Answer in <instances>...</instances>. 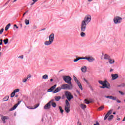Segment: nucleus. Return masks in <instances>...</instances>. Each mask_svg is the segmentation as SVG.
I'll return each instance as SVG.
<instances>
[{"label":"nucleus","mask_w":125,"mask_h":125,"mask_svg":"<svg viewBox=\"0 0 125 125\" xmlns=\"http://www.w3.org/2000/svg\"><path fill=\"white\" fill-rule=\"evenodd\" d=\"M83 32H84V31H82L80 33V36H81V37H82V38H84V37H85V33H84Z\"/></svg>","instance_id":"nucleus-24"},{"label":"nucleus","mask_w":125,"mask_h":125,"mask_svg":"<svg viewBox=\"0 0 125 125\" xmlns=\"http://www.w3.org/2000/svg\"><path fill=\"white\" fill-rule=\"evenodd\" d=\"M3 42L4 44H7L8 43V39H6L3 40Z\"/></svg>","instance_id":"nucleus-30"},{"label":"nucleus","mask_w":125,"mask_h":125,"mask_svg":"<svg viewBox=\"0 0 125 125\" xmlns=\"http://www.w3.org/2000/svg\"><path fill=\"white\" fill-rule=\"evenodd\" d=\"M63 81H64L66 83L72 84V78H71V77L69 76L63 77Z\"/></svg>","instance_id":"nucleus-5"},{"label":"nucleus","mask_w":125,"mask_h":125,"mask_svg":"<svg viewBox=\"0 0 125 125\" xmlns=\"http://www.w3.org/2000/svg\"><path fill=\"white\" fill-rule=\"evenodd\" d=\"M20 91V89L19 88H17V89H15L14 91H13V92L14 93H16L17 92H19Z\"/></svg>","instance_id":"nucleus-32"},{"label":"nucleus","mask_w":125,"mask_h":125,"mask_svg":"<svg viewBox=\"0 0 125 125\" xmlns=\"http://www.w3.org/2000/svg\"><path fill=\"white\" fill-rule=\"evenodd\" d=\"M70 108H71V107H68L67 106H64V110L67 114L70 113Z\"/></svg>","instance_id":"nucleus-15"},{"label":"nucleus","mask_w":125,"mask_h":125,"mask_svg":"<svg viewBox=\"0 0 125 125\" xmlns=\"http://www.w3.org/2000/svg\"><path fill=\"white\" fill-rule=\"evenodd\" d=\"M105 98H109V99H112V100H117V97L112 96H104Z\"/></svg>","instance_id":"nucleus-11"},{"label":"nucleus","mask_w":125,"mask_h":125,"mask_svg":"<svg viewBox=\"0 0 125 125\" xmlns=\"http://www.w3.org/2000/svg\"><path fill=\"white\" fill-rule=\"evenodd\" d=\"M8 119H9L8 116H3L1 118V120L2 121L3 124H5V123H6L5 120H8Z\"/></svg>","instance_id":"nucleus-14"},{"label":"nucleus","mask_w":125,"mask_h":125,"mask_svg":"<svg viewBox=\"0 0 125 125\" xmlns=\"http://www.w3.org/2000/svg\"><path fill=\"white\" fill-rule=\"evenodd\" d=\"M84 102L85 104H89V103H90V102L87 101L86 100H84Z\"/></svg>","instance_id":"nucleus-43"},{"label":"nucleus","mask_w":125,"mask_h":125,"mask_svg":"<svg viewBox=\"0 0 125 125\" xmlns=\"http://www.w3.org/2000/svg\"><path fill=\"white\" fill-rule=\"evenodd\" d=\"M11 25L10 23L8 24L5 28V31H7L8 29H9V27H10Z\"/></svg>","instance_id":"nucleus-28"},{"label":"nucleus","mask_w":125,"mask_h":125,"mask_svg":"<svg viewBox=\"0 0 125 125\" xmlns=\"http://www.w3.org/2000/svg\"><path fill=\"white\" fill-rule=\"evenodd\" d=\"M30 78H32V75L29 74L27 76V77L25 78H26L27 81H29V80H30L29 79H30Z\"/></svg>","instance_id":"nucleus-31"},{"label":"nucleus","mask_w":125,"mask_h":125,"mask_svg":"<svg viewBox=\"0 0 125 125\" xmlns=\"http://www.w3.org/2000/svg\"><path fill=\"white\" fill-rule=\"evenodd\" d=\"M111 78L113 81L115 80H117V79L119 78V75H118L117 74H111Z\"/></svg>","instance_id":"nucleus-13"},{"label":"nucleus","mask_w":125,"mask_h":125,"mask_svg":"<svg viewBox=\"0 0 125 125\" xmlns=\"http://www.w3.org/2000/svg\"><path fill=\"white\" fill-rule=\"evenodd\" d=\"M3 31H4V29H3V28H2L0 30V35H1V34H2V33H3Z\"/></svg>","instance_id":"nucleus-42"},{"label":"nucleus","mask_w":125,"mask_h":125,"mask_svg":"<svg viewBox=\"0 0 125 125\" xmlns=\"http://www.w3.org/2000/svg\"><path fill=\"white\" fill-rule=\"evenodd\" d=\"M113 119H114V115H111L109 116L107 120H108V121H111V120H113Z\"/></svg>","instance_id":"nucleus-25"},{"label":"nucleus","mask_w":125,"mask_h":125,"mask_svg":"<svg viewBox=\"0 0 125 125\" xmlns=\"http://www.w3.org/2000/svg\"><path fill=\"white\" fill-rule=\"evenodd\" d=\"M61 90V87H57L53 92V93H57V92H59Z\"/></svg>","instance_id":"nucleus-17"},{"label":"nucleus","mask_w":125,"mask_h":125,"mask_svg":"<svg viewBox=\"0 0 125 125\" xmlns=\"http://www.w3.org/2000/svg\"><path fill=\"white\" fill-rule=\"evenodd\" d=\"M92 0H87V1H88L89 2H91V1H92Z\"/></svg>","instance_id":"nucleus-60"},{"label":"nucleus","mask_w":125,"mask_h":125,"mask_svg":"<svg viewBox=\"0 0 125 125\" xmlns=\"http://www.w3.org/2000/svg\"><path fill=\"white\" fill-rule=\"evenodd\" d=\"M94 125H100L99 123H98V122H96V124H94Z\"/></svg>","instance_id":"nucleus-48"},{"label":"nucleus","mask_w":125,"mask_h":125,"mask_svg":"<svg viewBox=\"0 0 125 125\" xmlns=\"http://www.w3.org/2000/svg\"><path fill=\"white\" fill-rule=\"evenodd\" d=\"M14 27H16V29H18L19 27H18V26H17V25L14 24Z\"/></svg>","instance_id":"nucleus-53"},{"label":"nucleus","mask_w":125,"mask_h":125,"mask_svg":"<svg viewBox=\"0 0 125 125\" xmlns=\"http://www.w3.org/2000/svg\"><path fill=\"white\" fill-rule=\"evenodd\" d=\"M24 22L25 25H29L30 24V21L28 20L25 19Z\"/></svg>","instance_id":"nucleus-29"},{"label":"nucleus","mask_w":125,"mask_h":125,"mask_svg":"<svg viewBox=\"0 0 125 125\" xmlns=\"http://www.w3.org/2000/svg\"><path fill=\"white\" fill-rule=\"evenodd\" d=\"M65 95L68 101H71V99H73L74 98V97L73 95H72V94L69 91L65 92Z\"/></svg>","instance_id":"nucleus-6"},{"label":"nucleus","mask_w":125,"mask_h":125,"mask_svg":"<svg viewBox=\"0 0 125 125\" xmlns=\"http://www.w3.org/2000/svg\"><path fill=\"white\" fill-rule=\"evenodd\" d=\"M44 30H45V28H43V29H41V31H44Z\"/></svg>","instance_id":"nucleus-64"},{"label":"nucleus","mask_w":125,"mask_h":125,"mask_svg":"<svg viewBox=\"0 0 125 125\" xmlns=\"http://www.w3.org/2000/svg\"><path fill=\"white\" fill-rule=\"evenodd\" d=\"M73 79L74 80L75 83H77V84H78L79 88H80L81 90H83V85H82V83H81V82L78 81V78H77L76 76H74Z\"/></svg>","instance_id":"nucleus-7"},{"label":"nucleus","mask_w":125,"mask_h":125,"mask_svg":"<svg viewBox=\"0 0 125 125\" xmlns=\"http://www.w3.org/2000/svg\"><path fill=\"white\" fill-rule=\"evenodd\" d=\"M14 96H15V93L14 92H13L11 94V97L12 98V97H14Z\"/></svg>","instance_id":"nucleus-39"},{"label":"nucleus","mask_w":125,"mask_h":125,"mask_svg":"<svg viewBox=\"0 0 125 125\" xmlns=\"http://www.w3.org/2000/svg\"><path fill=\"white\" fill-rule=\"evenodd\" d=\"M123 21V18L119 16H116L113 19V22L115 24H121Z\"/></svg>","instance_id":"nucleus-4"},{"label":"nucleus","mask_w":125,"mask_h":125,"mask_svg":"<svg viewBox=\"0 0 125 125\" xmlns=\"http://www.w3.org/2000/svg\"><path fill=\"white\" fill-rule=\"evenodd\" d=\"M27 81H28V80L26 79V78L22 80V83H26L27 82Z\"/></svg>","instance_id":"nucleus-41"},{"label":"nucleus","mask_w":125,"mask_h":125,"mask_svg":"<svg viewBox=\"0 0 125 125\" xmlns=\"http://www.w3.org/2000/svg\"><path fill=\"white\" fill-rule=\"evenodd\" d=\"M117 121H121V118H117Z\"/></svg>","instance_id":"nucleus-62"},{"label":"nucleus","mask_w":125,"mask_h":125,"mask_svg":"<svg viewBox=\"0 0 125 125\" xmlns=\"http://www.w3.org/2000/svg\"><path fill=\"white\" fill-rule=\"evenodd\" d=\"M18 107V105H17L16 104L14 105L13 107H12L10 109V111H13L14 110H15Z\"/></svg>","instance_id":"nucleus-23"},{"label":"nucleus","mask_w":125,"mask_h":125,"mask_svg":"<svg viewBox=\"0 0 125 125\" xmlns=\"http://www.w3.org/2000/svg\"><path fill=\"white\" fill-rule=\"evenodd\" d=\"M54 101V100H51L46 105H44V109H45V110H47V109H50V107L51 106V105L50 104L52 103V102H53Z\"/></svg>","instance_id":"nucleus-8"},{"label":"nucleus","mask_w":125,"mask_h":125,"mask_svg":"<svg viewBox=\"0 0 125 125\" xmlns=\"http://www.w3.org/2000/svg\"><path fill=\"white\" fill-rule=\"evenodd\" d=\"M79 58H77V59H75V60H74V62H78V61H79Z\"/></svg>","instance_id":"nucleus-45"},{"label":"nucleus","mask_w":125,"mask_h":125,"mask_svg":"<svg viewBox=\"0 0 125 125\" xmlns=\"http://www.w3.org/2000/svg\"><path fill=\"white\" fill-rule=\"evenodd\" d=\"M32 1L34 2H37L38 1V0H32Z\"/></svg>","instance_id":"nucleus-56"},{"label":"nucleus","mask_w":125,"mask_h":125,"mask_svg":"<svg viewBox=\"0 0 125 125\" xmlns=\"http://www.w3.org/2000/svg\"><path fill=\"white\" fill-rule=\"evenodd\" d=\"M73 88L72 84H63L61 85V89L70 90Z\"/></svg>","instance_id":"nucleus-3"},{"label":"nucleus","mask_w":125,"mask_h":125,"mask_svg":"<svg viewBox=\"0 0 125 125\" xmlns=\"http://www.w3.org/2000/svg\"><path fill=\"white\" fill-rule=\"evenodd\" d=\"M95 59L93 58L90 57V59H89L88 62H93Z\"/></svg>","instance_id":"nucleus-34"},{"label":"nucleus","mask_w":125,"mask_h":125,"mask_svg":"<svg viewBox=\"0 0 125 125\" xmlns=\"http://www.w3.org/2000/svg\"><path fill=\"white\" fill-rule=\"evenodd\" d=\"M90 58V57H88V58H87H87H86V60H87L88 61H89V59Z\"/></svg>","instance_id":"nucleus-58"},{"label":"nucleus","mask_w":125,"mask_h":125,"mask_svg":"<svg viewBox=\"0 0 125 125\" xmlns=\"http://www.w3.org/2000/svg\"><path fill=\"white\" fill-rule=\"evenodd\" d=\"M80 107L83 109V110H84L86 108V105L83 104H82L80 105Z\"/></svg>","instance_id":"nucleus-20"},{"label":"nucleus","mask_w":125,"mask_h":125,"mask_svg":"<svg viewBox=\"0 0 125 125\" xmlns=\"http://www.w3.org/2000/svg\"><path fill=\"white\" fill-rule=\"evenodd\" d=\"M113 71H114V69H111L110 70V72H113Z\"/></svg>","instance_id":"nucleus-61"},{"label":"nucleus","mask_w":125,"mask_h":125,"mask_svg":"<svg viewBox=\"0 0 125 125\" xmlns=\"http://www.w3.org/2000/svg\"><path fill=\"white\" fill-rule=\"evenodd\" d=\"M59 109L60 110L61 114H63L64 110L62 109V107L59 106Z\"/></svg>","instance_id":"nucleus-33"},{"label":"nucleus","mask_w":125,"mask_h":125,"mask_svg":"<svg viewBox=\"0 0 125 125\" xmlns=\"http://www.w3.org/2000/svg\"><path fill=\"white\" fill-rule=\"evenodd\" d=\"M54 98H55V100H56V101H59V100H60L61 99V97L55 96Z\"/></svg>","instance_id":"nucleus-22"},{"label":"nucleus","mask_w":125,"mask_h":125,"mask_svg":"<svg viewBox=\"0 0 125 125\" xmlns=\"http://www.w3.org/2000/svg\"><path fill=\"white\" fill-rule=\"evenodd\" d=\"M108 61L109 64H114V63H115V60L113 59H111V58L109 59Z\"/></svg>","instance_id":"nucleus-18"},{"label":"nucleus","mask_w":125,"mask_h":125,"mask_svg":"<svg viewBox=\"0 0 125 125\" xmlns=\"http://www.w3.org/2000/svg\"><path fill=\"white\" fill-rule=\"evenodd\" d=\"M119 86L120 87H125V83H123L121 84H120Z\"/></svg>","instance_id":"nucleus-40"},{"label":"nucleus","mask_w":125,"mask_h":125,"mask_svg":"<svg viewBox=\"0 0 125 125\" xmlns=\"http://www.w3.org/2000/svg\"><path fill=\"white\" fill-rule=\"evenodd\" d=\"M117 102L118 103H121V101H120V100H117Z\"/></svg>","instance_id":"nucleus-57"},{"label":"nucleus","mask_w":125,"mask_h":125,"mask_svg":"<svg viewBox=\"0 0 125 125\" xmlns=\"http://www.w3.org/2000/svg\"><path fill=\"white\" fill-rule=\"evenodd\" d=\"M119 93L121 94V95H124L125 94V93H124V92L121 91H119Z\"/></svg>","instance_id":"nucleus-46"},{"label":"nucleus","mask_w":125,"mask_h":125,"mask_svg":"<svg viewBox=\"0 0 125 125\" xmlns=\"http://www.w3.org/2000/svg\"><path fill=\"white\" fill-rule=\"evenodd\" d=\"M122 121H123V122H125V117H124V118L123 119V120Z\"/></svg>","instance_id":"nucleus-63"},{"label":"nucleus","mask_w":125,"mask_h":125,"mask_svg":"<svg viewBox=\"0 0 125 125\" xmlns=\"http://www.w3.org/2000/svg\"><path fill=\"white\" fill-rule=\"evenodd\" d=\"M39 106H40V104H37L35 105V107L34 108H31L30 109H37V108H38V107H39Z\"/></svg>","instance_id":"nucleus-35"},{"label":"nucleus","mask_w":125,"mask_h":125,"mask_svg":"<svg viewBox=\"0 0 125 125\" xmlns=\"http://www.w3.org/2000/svg\"><path fill=\"white\" fill-rule=\"evenodd\" d=\"M106 81H99V82H98V83L100 84H102V85H103V84H104V83Z\"/></svg>","instance_id":"nucleus-37"},{"label":"nucleus","mask_w":125,"mask_h":125,"mask_svg":"<svg viewBox=\"0 0 125 125\" xmlns=\"http://www.w3.org/2000/svg\"><path fill=\"white\" fill-rule=\"evenodd\" d=\"M33 28V29H37V25H34Z\"/></svg>","instance_id":"nucleus-52"},{"label":"nucleus","mask_w":125,"mask_h":125,"mask_svg":"<svg viewBox=\"0 0 125 125\" xmlns=\"http://www.w3.org/2000/svg\"><path fill=\"white\" fill-rule=\"evenodd\" d=\"M57 86V85L55 84L54 85L51 87L50 89H48L47 90V92H52V91H53V90H54L55 87H56Z\"/></svg>","instance_id":"nucleus-12"},{"label":"nucleus","mask_w":125,"mask_h":125,"mask_svg":"<svg viewBox=\"0 0 125 125\" xmlns=\"http://www.w3.org/2000/svg\"><path fill=\"white\" fill-rule=\"evenodd\" d=\"M19 58H21V59H23V58H24V56H23V55L20 56L19 57Z\"/></svg>","instance_id":"nucleus-44"},{"label":"nucleus","mask_w":125,"mask_h":125,"mask_svg":"<svg viewBox=\"0 0 125 125\" xmlns=\"http://www.w3.org/2000/svg\"><path fill=\"white\" fill-rule=\"evenodd\" d=\"M76 92L78 93V94H81V92L80 91H79V90H76Z\"/></svg>","instance_id":"nucleus-47"},{"label":"nucleus","mask_w":125,"mask_h":125,"mask_svg":"<svg viewBox=\"0 0 125 125\" xmlns=\"http://www.w3.org/2000/svg\"><path fill=\"white\" fill-rule=\"evenodd\" d=\"M112 112H113V110L110 109L107 112V113L104 116V121H106L107 120V119L108 118V117H109V116H110V115H111V114H112Z\"/></svg>","instance_id":"nucleus-10"},{"label":"nucleus","mask_w":125,"mask_h":125,"mask_svg":"<svg viewBox=\"0 0 125 125\" xmlns=\"http://www.w3.org/2000/svg\"><path fill=\"white\" fill-rule=\"evenodd\" d=\"M81 70L82 72H83V73H86V70H87L86 66H83L82 67H81Z\"/></svg>","instance_id":"nucleus-16"},{"label":"nucleus","mask_w":125,"mask_h":125,"mask_svg":"<svg viewBox=\"0 0 125 125\" xmlns=\"http://www.w3.org/2000/svg\"><path fill=\"white\" fill-rule=\"evenodd\" d=\"M78 59H79V60H83V58H82V57H81V58H78Z\"/></svg>","instance_id":"nucleus-54"},{"label":"nucleus","mask_w":125,"mask_h":125,"mask_svg":"<svg viewBox=\"0 0 125 125\" xmlns=\"http://www.w3.org/2000/svg\"><path fill=\"white\" fill-rule=\"evenodd\" d=\"M101 88H108L110 89V84H108V86H105V85L103 84L102 86H100Z\"/></svg>","instance_id":"nucleus-19"},{"label":"nucleus","mask_w":125,"mask_h":125,"mask_svg":"<svg viewBox=\"0 0 125 125\" xmlns=\"http://www.w3.org/2000/svg\"><path fill=\"white\" fill-rule=\"evenodd\" d=\"M84 82H85V83H86L88 84V82L87 81V80H86L85 79H84Z\"/></svg>","instance_id":"nucleus-51"},{"label":"nucleus","mask_w":125,"mask_h":125,"mask_svg":"<svg viewBox=\"0 0 125 125\" xmlns=\"http://www.w3.org/2000/svg\"><path fill=\"white\" fill-rule=\"evenodd\" d=\"M103 109H104V106H102L99 107L98 110L99 111H102V110H103Z\"/></svg>","instance_id":"nucleus-38"},{"label":"nucleus","mask_w":125,"mask_h":125,"mask_svg":"<svg viewBox=\"0 0 125 125\" xmlns=\"http://www.w3.org/2000/svg\"><path fill=\"white\" fill-rule=\"evenodd\" d=\"M91 21V16L90 15H86L83 21H82L81 23V32H85L86 30V26L89 24Z\"/></svg>","instance_id":"nucleus-1"},{"label":"nucleus","mask_w":125,"mask_h":125,"mask_svg":"<svg viewBox=\"0 0 125 125\" xmlns=\"http://www.w3.org/2000/svg\"><path fill=\"white\" fill-rule=\"evenodd\" d=\"M65 103L66 104V105H65L66 106V107H71V105H70V103H69V101L67 100L65 101Z\"/></svg>","instance_id":"nucleus-26"},{"label":"nucleus","mask_w":125,"mask_h":125,"mask_svg":"<svg viewBox=\"0 0 125 125\" xmlns=\"http://www.w3.org/2000/svg\"><path fill=\"white\" fill-rule=\"evenodd\" d=\"M3 99L4 101H8L9 99V96H6Z\"/></svg>","instance_id":"nucleus-27"},{"label":"nucleus","mask_w":125,"mask_h":125,"mask_svg":"<svg viewBox=\"0 0 125 125\" xmlns=\"http://www.w3.org/2000/svg\"><path fill=\"white\" fill-rule=\"evenodd\" d=\"M87 57H83V60H86V58H87Z\"/></svg>","instance_id":"nucleus-59"},{"label":"nucleus","mask_w":125,"mask_h":125,"mask_svg":"<svg viewBox=\"0 0 125 125\" xmlns=\"http://www.w3.org/2000/svg\"><path fill=\"white\" fill-rule=\"evenodd\" d=\"M35 3H36V2H33L31 4H30V5H34V4H35Z\"/></svg>","instance_id":"nucleus-55"},{"label":"nucleus","mask_w":125,"mask_h":125,"mask_svg":"<svg viewBox=\"0 0 125 125\" xmlns=\"http://www.w3.org/2000/svg\"><path fill=\"white\" fill-rule=\"evenodd\" d=\"M51 103H52V106L53 108H55V107H56V103H53V102Z\"/></svg>","instance_id":"nucleus-36"},{"label":"nucleus","mask_w":125,"mask_h":125,"mask_svg":"<svg viewBox=\"0 0 125 125\" xmlns=\"http://www.w3.org/2000/svg\"><path fill=\"white\" fill-rule=\"evenodd\" d=\"M20 103H21V101H19L16 104L17 105V106H18V105L20 104Z\"/></svg>","instance_id":"nucleus-49"},{"label":"nucleus","mask_w":125,"mask_h":125,"mask_svg":"<svg viewBox=\"0 0 125 125\" xmlns=\"http://www.w3.org/2000/svg\"><path fill=\"white\" fill-rule=\"evenodd\" d=\"M42 80H47L48 79V75L47 74H45L42 77Z\"/></svg>","instance_id":"nucleus-21"},{"label":"nucleus","mask_w":125,"mask_h":125,"mask_svg":"<svg viewBox=\"0 0 125 125\" xmlns=\"http://www.w3.org/2000/svg\"><path fill=\"white\" fill-rule=\"evenodd\" d=\"M106 83H107V82L105 81L104 83V86H109V85H107V84H106Z\"/></svg>","instance_id":"nucleus-50"},{"label":"nucleus","mask_w":125,"mask_h":125,"mask_svg":"<svg viewBox=\"0 0 125 125\" xmlns=\"http://www.w3.org/2000/svg\"><path fill=\"white\" fill-rule=\"evenodd\" d=\"M54 41V33H52L49 36V41H45L44 43V44L45 45L48 46L50 45Z\"/></svg>","instance_id":"nucleus-2"},{"label":"nucleus","mask_w":125,"mask_h":125,"mask_svg":"<svg viewBox=\"0 0 125 125\" xmlns=\"http://www.w3.org/2000/svg\"><path fill=\"white\" fill-rule=\"evenodd\" d=\"M111 58V56L110 55L106 54H103L102 56V59H104V60H109Z\"/></svg>","instance_id":"nucleus-9"}]
</instances>
